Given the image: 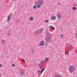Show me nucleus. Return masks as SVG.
Returning a JSON list of instances; mask_svg holds the SVG:
<instances>
[{
  "mask_svg": "<svg viewBox=\"0 0 77 77\" xmlns=\"http://www.w3.org/2000/svg\"><path fill=\"white\" fill-rule=\"evenodd\" d=\"M44 70H45V69H43L41 71V74H42V72H44Z\"/></svg>",
  "mask_w": 77,
  "mask_h": 77,
  "instance_id": "19",
  "label": "nucleus"
},
{
  "mask_svg": "<svg viewBox=\"0 0 77 77\" xmlns=\"http://www.w3.org/2000/svg\"><path fill=\"white\" fill-rule=\"evenodd\" d=\"M24 71H21L20 72V74L21 75H23V74H24Z\"/></svg>",
  "mask_w": 77,
  "mask_h": 77,
  "instance_id": "11",
  "label": "nucleus"
},
{
  "mask_svg": "<svg viewBox=\"0 0 77 77\" xmlns=\"http://www.w3.org/2000/svg\"><path fill=\"white\" fill-rule=\"evenodd\" d=\"M22 60L23 62H25V60L24 59H22Z\"/></svg>",
  "mask_w": 77,
  "mask_h": 77,
  "instance_id": "23",
  "label": "nucleus"
},
{
  "mask_svg": "<svg viewBox=\"0 0 77 77\" xmlns=\"http://www.w3.org/2000/svg\"><path fill=\"white\" fill-rule=\"evenodd\" d=\"M49 29H55V28L54 27H53V26L51 25L49 26Z\"/></svg>",
  "mask_w": 77,
  "mask_h": 77,
  "instance_id": "9",
  "label": "nucleus"
},
{
  "mask_svg": "<svg viewBox=\"0 0 77 77\" xmlns=\"http://www.w3.org/2000/svg\"><path fill=\"white\" fill-rule=\"evenodd\" d=\"M33 20V17H31L29 18V20H30V21H32Z\"/></svg>",
  "mask_w": 77,
  "mask_h": 77,
  "instance_id": "14",
  "label": "nucleus"
},
{
  "mask_svg": "<svg viewBox=\"0 0 77 77\" xmlns=\"http://www.w3.org/2000/svg\"><path fill=\"white\" fill-rule=\"evenodd\" d=\"M12 66H13V67H14V66H15V64H13L12 65Z\"/></svg>",
  "mask_w": 77,
  "mask_h": 77,
  "instance_id": "24",
  "label": "nucleus"
},
{
  "mask_svg": "<svg viewBox=\"0 0 77 77\" xmlns=\"http://www.w3.org/2000/svg\"><path fill=\"white\" fill-rule=\"evenodd\" d=\"M61 37H63V35L61 34Z\"/></svg>",
  "mask_w": 77,
  "mask_h": 77,
  "instance_id": "28",
  "label": "nucleus"
},
{
  "mask_svg": "<svg viewBox=\"0 0 77 77\" xmlns=\"http://www.w3.org/2000/svg\"><path fill=\"white\" fill-rule=\"evenodd\" d=\"M58 5H61V4H60V2H59V3H58Z\"/></svg>",
  "mask_w": 77,
  "mask_h": 77,
  "instance_id": "26",
  "label": "nucleus"
},
{
  "mask_svg": "<svg viewBox=\"0 0 77 77\" xmlns=\"http://www.w3.org/2000/svg\"><path fill=\"white\" fill-rule=\"evenodd\" d=\"M76 7H74L72 9L73 10H76Z\"/></svg>",
  "mask_w": 77,
  "mask_h": 77,
  "instance_id": "18",
  "label": "nucleus"
},
{
  "mask_svg": "<svg viewBox=\"0 0 77 77\" xmlns=\"http://www.w3.org/2000/svg\"><path fill=\"white\" fill-rule=\"evenodd\" d=\"M39 69H42V68H43V67H42V65H40V66L39 67Z\"/></svg>",
  "mask_w": 77,
  "mask_h": 77,
  "instance_id": "16",
  "label": "nucleus"
},
{
  "mask_svg": "<svg viewBox=\"0 0 77 77\" xmlns=\"http://www.w3.org/2000/svg\"><path fill=\"white\" fill-rule=\"evenodd\" d=\"M48 21H49L48 20H46L45 21V22L46 23H48Z\"/></svg>",
  "mask_w": 77,
  "mask_h": 77,
  "instance_id": "20",
  "label": "nucleus"
},
{
  "mask_svg": "<svg viewBox=\"0 0 77 77\" xmlns=\"http://www.w3.org/2000/svg\"><path fill=\"white\" fill-rule=\"evenodd\" d=\"M69 71L70 73H72V72H73L74 71V70L75 69V67H74V66H70L69 67Z\"/></svg>",
  "mask_w": 77,
  "mask_h": 77,
  "instance_id": "2",
  "label": "nucleus"
},
{
  "mask_svg": "<svg viewBox=\"0 0 77 77\" xmlns=\"http://www.w3.org/2000/svg\"><path fill=\"white\" fill-rule=\"evenodd\" d=\"M44 4V0H38V2H36V5H37L38 8H40L42 5Z\"/></svg>",
  "mask_w": 77,
  "mask_h": 77,
  "instance_id": "1",
  "label": "nucleus"
},
{
  "mask_svg": "<svg viewBox=\"0 0 77 77\" xmlns=\"http://www.w3.org/2000/svg\"><path fill=\"white\" fill-rule=\"evenodd\" d=\"M52 37V36L48 35V34H47L45 38L46 41H50V39H51V38Z\"/></svg>",
  "mask_w": 77,
  "mask_h": 77,
  "instance_id": "3",
  "label": "nucleus"
},
{
  "mask_svg": "<svg viewBox=\"0 0 77 77\" xmlns=\"http://www.w3.org/2000/svg\"><path fill=\"white\" fill-rule=\"evenodd\" d=\"M2 43H3V42H4V43H5V40H2Z\"/></svg>",
  "mask_w": 77,
  "mask_h": 77,
  "instance_id": "22",
  "label": "nucleus"
},
{
  "mask_svg": "<svg viewBox=\"0 0 77 77\" xmlns=\"http://www.w3.org/2000/svg\"><path fill=\"white\" fill-rule=\"evenodd\" d=\"M57 17L60 20L61 19V18H62V14L60 13H58L57 15Z\"/></svg>",
  "mask_w": 77,
  "mask_h": 77,
  "instance_id": "6",
  "label": "nucleus"
},
{
  "mask_svg": "<svg viewBox=\"0 0 77 77\" xmlns=\"http://www.w3.org/2000/svg\"><path fill=\"white\" fill-rule=\"evenodd\" d=\"M40 72H41V70H38V73L39 74V73H40Z\"/></svg>",
  "mask_w": 77,
  "mask_h": 77,
  "instance_id": "21",
  "label": "nucleus"
},
{
  "mask_svg": "<svg viewBox=\"0 0 77 77\" xmlns=\"http://www.w3.org/2000/svg\"><path fill=\"white\" fill-rule=\"evenodd\" d=\"M42 31H43V29H38V32H42Z\"/></svg>",
  "mask_w": 77,
  "mask_h": 77,
  "instance_id": "10",
  "label": "nucleus"
},
{
  "mask_svg": "<svg viewBox=\"0 0 77 77\" xmlns=\"http://www.w3.org/2000/svg\"><path fill=\"white\" fill-rule=\"evenodd\" d=\"M65 53L66 54H68V52H65Z\"/></svg>",
  "mask_w": 77,
  "mask_h": 77,
  "instance_id": "25",
  "label": "nucleus"
},
{
  "mask_svg": "<svg viewBox=\"0 0 77 77\" xmlns=\"http://www.w3.org/2000/svg\"><path fill=\"white\" fill-rule=\"evenodd\" d=\"M12 14H10L7 18V22H9V21H10V20L11 19V18L12 17Z\"/></svg>",
  "mask_w": 77,
  "mask_h": 77,
  "instance_id": "4",
  "label": "nucleus"
},
{
  "mask_svg": "<svg viewBox=\"0 0 77 77\" xmlns=\"http://www.w3.org/2000/svg\"><path fill=\"white\" fill-rule=\"evenodd\" d=\"M35 49H33L32 50V53H35Z\"/></svg>",
  "mask_w": 77,
  "mask_h": 77,
  "instance_id": "13",
  "label": "nucleus"
},
{
  "mask_svg": "<svg viewBox=\"0 0 77 77\" xmlns=\"http://www.w3.org/2000/svg\"><path fill=\"white\" fill-rule=\"evenodd\" d=\"M69 50H72V46H70L69 47Z\"/></svg>",
  "mask_w": 77,
  "mask_h": 77,
  "instance_id": "12",
  "label": "nucleus"
},
{
  "mask_svg": "<svg viewBox=\"0 0 77 77\" xmlns=\"http://www.w3.org/2000/svg\"><path fill=\"white\" fill-rule=\"evenodd\" d=\"M48 59L49 58L48 57L46 58L45 60V62H47V61H48Z\"/></svg>",
  "mask_w": 77,
  "mask_h": 77,
  "instance_id": "15",
  "label": "nucleus"
},
{
  "mask_svg": "<svg viewBox=\"0 0 77 77\" xmlns=\"http://www.w3.org/2000/svg\"><path fill=\"white\" fill-rule=\"evenodd\" d=\"M44 63V61L43 60L42 61L41 63H39L38 66H40V65H42V64H43Z\"/></svg>",
  "mask_w": 77,
  "mask_h": 77,
  "instance_id": "8",
  "label": "nucleus"
},
{
  "mask_svg": "<svg viewBox=\"0 0 77 77\" xmlns=\"http://www.w3.org/2000/svg\"><path fill=\"white\" fill-rule=\"evenodd\" d=\"M44 41H42L39 44V46H44Z\"/></svg>",
  "mask_w": 77,
  "mask_h": 77,
  "instance_id": "5",
  "label": "nucleus"
},
{
  "mask_svg": "<svg viewBox=\"0 0 77 77\" xmlns=\"http://www.w3.org/2000/svg\"><path fill=\"white\" fill-rule=\"evenodd\" d=\"M33 8L34 9H36L37 8V6H36V5H34L33 6Z\"/></svg>",
  "mask_w": 77,
  "mask_h": 77,
  "instance_id": "17",
  "label": "nucleus"
},
{
  "mask_svg": "<svg viewBox=\"0 0 77 77\" xmlns=\"http://www.w3.org/2000/svg\"><path fill=\"white\" fill-rule=\"evenodd\" d=\"M0 76H1V74H0Z\"/></svg>",
  "mask_w": 77,
  "mask_h": 77,
  "instance_id": "29",
  "label": "nucleus"
},
{
  "mask_svg": "<svg viewBox=\"0 0 77 77\" xmlns=\"http://www.w3.org/2000/svg\"><path fill=\"white\" fill-rule=\"evenodd\" d=\"M2 64H0V67H2Z\"/></svg>",
  "mask_w": 77,
  "mask_h": 77,
  "instance_id": "27",
  "label": "nucleus"
},
{
  "mask_svg": "<svg viewBox=\"0 0 77 77\" xmlns=\"http://www.w3.org/2000/svg\"><path fill=\"white\" fill-rule=\"evenodd\" d=\"M56 18L54 16H53L51 17V20H56Z\"/></svg>",
  "mask_w": 77,
  "mask_h": 77,
  "instance_id": "7",
  "label": "nucleus"
}]
</instances>
